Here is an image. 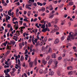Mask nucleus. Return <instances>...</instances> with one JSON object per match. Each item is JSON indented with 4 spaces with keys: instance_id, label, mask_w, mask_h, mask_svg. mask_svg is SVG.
<instances>
[{
    "instance_id": "obj_58",
    "label": "nucleus",
    "mask_w": 77,
    "mask_h": 77,
    "mask_svg": "<svg viewBox=\"0 0 77 77\" xmlns=\"http://www.w3.org/2000/svg\"><path fill=\"white\" fill-rule=\"evenodd\" d=\"M66 45H68L69 46H71V44L70 43H68Z\"/></svg>"
},
{
    "instance_id": "obj_30",
    "label": "nucleus",
    "mask_w": 77,
    "mask_h": 77,
    "mask_svg": "<svg viewBox=\"0 0 77 77\" xmlns=\"http://www.w3.org/2000/svg\"><path fill=\"white\" fill-rule=\"evenodd\" d=\"M6 72H10V69H7Z\"/></svg>"
},
{
    "instance_id": "obj_59",
    "label": "nucleus",
    "mask_w": 77,
    "mask_h": 77,
    "mask_svg": "<svg viewBox=\"0 0 77 77\" xmlns=\"http://www.w3.org/2000/svg\"><path fill=\"white\" fill-rule=\"evenodd\" d=\"M26 9H28V8H29V6L28 5H28H26Z\"/></svg>"
},
{
    "instance_id": "obj_54",
    "label": "nucleus",
    "mask_w": 77,
    "mask_h": 77,
    "mask_svg": "<svg viewBox=\"0 0 77 77\" xmlns=\"http://www.w3.org/2000/svg\"><path fill=\"white\" fill-rule=\"evenodd\" d=\"M48 72V70H45L44 71V73H45V74H46V73H47Z\"/></svg>"
},
{
    "instance_id": "obj_49",
    "label": "nucleus",
    "mask_w": 77,
    "mask_h": 77,
    "mask_svg": "<svg viewBox=\"0 0 77 77\" xmlns=\"http://www.w3.org/2000/svg\"><path fill=\"white\" fill-rule=\"evenodd\" d=\"M63 4H61V5H60V8H62V7H63Z\"/></svg>"
},
{
    "instance_id": "obj_25",
    "label": "nucleus",
    "mask_w": 77,
    "mask_h": 77,
    "mask_svg": "<svg viewBox=\"0 0 77 77\" xmlns=\"http://www.w3.org/2000/svg\"><path fill=\"white\" fill-rule=\"evenodd\" d=\"M43 70L42 69H40L39 71V72L40 73H41V74H42V73H43Z\"/></svg>"
},
{
    "instance_id": "obj_19",
    "label": "nucleus",
    "mask_w": 77,
    "mask_h": 77,
    "mask_svg": "<svg viewBox=\"0 0 77 77\" xmlns=\"http://www.w3.org/2000/svg\"><path fill=\"white\" fill-rule=\"evenodd\" d=\"M51 52H52V49L51 48H49L48 53H51Z\"/></svg>"
},
{
    "instance_id": "obj_40",
    "label": "nucleus",
    "mask_w": 77,
    "mask_h": 77,
    "mask_svg": "<svg viewBox=\"0 0 77 77\" xmlns=\"http://www.w3.org/2000/svg\"><path fill=\"white\" fill-rule=\"evenodd\" d=\"M9 67V66H6V65H5V66H4V68H8Z\"/></svg>"
},
{
    "instance_id": "obj_52",
    "label": "nucleus",
    "mask_w": 77,
    "mask_h": 77,
    "mask_svg": "<svg viewBox=\"0 0 77 77\" xmlns=\"http://www.w3.org/2000/svg\"><path fill=\"white\" fill-rule=\"evenodd\" d=\"M16 27H14V28L16 29H15L16 30H17L18 29V26H17Z\"/></svg>"
},
{
    "instance_id": "obj_10",
    "label": "nucleus",
    "mask_w": 77,
    "mask_h": 77,
    "mask_svg": "<svg viewBox=\"0 0 77 77\" xmlns=\"http://www.w3.org/2000/svg\"><path fill=\"white\" fill-rule=\"evenodd\" d=\"M31 11H28L27 15L28 17H30V15H31Z\"/></svg>"
},
{
    "instance_id": "obj_44",
    "label": "nucleus",
    "mask_w": 77,
    "mask_h": 77,
    "mask_svg": "<svg viewBox=\"0 0 77 77\" xmlns=\"http://www.w3.org/2000/svg\"><path fill=\"white\" fill-rule=\"evenodd\" d=\"M18 64L19 65V64H20V60L19 59H18Z\"/></svg>"
},
{
    "instance_id": "obj_37",
    "label": "nucleus",
    "mask_w": 77,
    "mask_h": 77,
    "mask_svg": "<svg viewBox=\"0 0 77 77\" xmlns=\"http://www.w3.org/2000/svg\"><path fill=\"white\" fill-rule=\"evenodd\" d=\"M39 42H37V43H36V44L35 45V47H37V46H38V44H39Z\"/></svg>"
},
{
    "instance_id": "obj_8",
    "label": "nucleus",
    "mask_w": 77,
    "mask_h": 77,
    "mask_svg": "<svg viewBox=\"0 0 77 77\" xmlns=\"http://www.w3.org/2000/svg\"><path fill=\"white\" fill-rule=\"evenodd\" d=\"M43 29L42 30V32H46L47 31V28H43Z\"/></svg>"
},
{
    "instance_id": "obj_57",
    "label": "nucleus",
    "mask_w": 77,
    "mask_h": 77,
    "mask_svg": "<svg viewBox=\"0 0 77 77\" xmlns=\"http://www.w3.org/2000/svg\"><path fill=\"white\" fill-rule=\"evenodd\" d=\"M9 75V74H8V72H6L5 73V75Z\"/></svg>"
},
{
    "instance_id": "obj_24",
    "label": "nucleus",
    "mask_w": 77,
    "mask_h": 77,
    "mask_svg": "<svg viewBox=\"0 0 77 77\" xmlns=\"http://www.w3.org/2000/svg\"><path fill=\"white\" fill-rule=\"evenodd\" d=\"M65 20H63L62 21V23H61V25H63L64 24H65Z\"/></svg>"
},
{
    "instance_id": "obj_39",
    "label": "nucleus",
    "mask_w": 77,
    "mask_h": 77,
    "mask_svg": "<svg viewBox=\"0 0 77 77\" xmlns=\"http://www.w3.org/2000/svg\"><path fill=\"white\" fill-rule=\"evenodd\" d=\"M12 63V62L11 61H9L8 64V65H10V66H11V64Z\"/></svg>"
},
{
    "instance_id": "obj_38",
    "label": "nucleus",
    "mask_w": 77,
    "mask_h": 77,
    "mask_svg": "<svg viewBox=\"0 0 77 77\" xmlns=\"http://www.w3.org/2000/svg\"><path fill=\"white\" fill-rule=\"evenodd\" d=\"M65 39V37L64 36H63L61 37V40L62 41H63V39Z\"/></svg>"
},
{
    "instance_id": "obj_20",
    "label": "nucleus",
    "mask_w": 77,
    "mask_h": 77,
    "mask_svg": "<svg viewBox=\"0 0 77 77\" xmlns=\"http://www.w3.org/2000/svg\"><path fill=\"white\" fill-rule=\"evenodd\" d=\"M41 9L42 10V12H44V11H45V8L44 7H42L41 8Z\"/></svg>"
},
{
    "instance_id": "obj_63",
    "label": "nucleus",
    "mask_w": 77,
    "mask_h": 77,
    "mask_svg": "<svg viewBox=\"0 0 77 77\" xmlns=\"http://www.w3.org/2000/svg\"><path fill=\"white\" fill-rule=\"evenodd\" d=\"M48 24L49 27H51V23H48Z\"/></svg>"
},
{
    "instance_id": "obj_26",
    "label": "nucleus",
    "mask_w": 77,
    "mask_h": 77,
    "mask_svg": "<svg viewBox=\"0 0 77 77\" xmlns=\"http://www.w3.org/2000/svg\"><path fill=\"white\" fill-rule=\"evenodd\" d=\"M9 53H10V51H7V52H6V55H8Z\"/></svg>"
},
{
    "instance_id": "obj_15",
    "label": "nucleus",
    "mask_w": 77,
    "mask_h": 77,
    "mask_svg": "<svg viewBox=\"0 0 77 77\" xmlns=\"http://www.w3.org/2000/svg\"><path fill=\"white\" fill-rule=\"evenodd\" d=\"M8 42H7V41H6L5 42L3 43L2 44H3V45H4V46H6V44H8Z\"/></svg>"
},
{
    "instance_id": "obj_43",
    "label": "nucleus",
    "mask_w": 77,
    "mask_h": 77,
    "mask_svg": "<svg viewBox=\"0 0 77 77\" xmlns=\"http://www.w3.org/2000/svg\"><path fill=\"white\" fill-rule=\"evenodd\" d=\"M37 41H38V39H37V38L35 39L34 41V42H35V43H37Z\"/></svg>"
},
{
    "instance_id": "obj_31",
    "label": "nucleus",
    "mask_w": 77,
    "mask_h": 77,
    "mask_svg": "<svg viewBox=\"0 0 77 77\" xmlns=\"http://www.w3.org/2000/svg\"><path fill=\"white\" fill-rule=\"evenodd\" d=\"M5 65H8V66H9V64H8V62L7 61L5 62Z\"/></svg>"
},
{
    "instance_id": "obj_61",
    "label": "nucleus",
    "mask_w": 77,
    "mask_h": 77,
    "mask_svg": "<svg viewBox=\"0 0 77 77\" xmlns=\"http://www.w3.org/2000/svg\"><path fill=\"white\" fill-rule=\"evenodd\" d=\"M38 70H39V68H37L36 70V72L37 73L38 72Z\"/></svg>"
},
{
    "instance_id": "obj_47",
    "label": "nucleus",
    "mask_w": 77,
    "mask_h": 77,
    "mask_svg": "<svg viewBox=\"0 0 77 77\" xmlns=\"http://www.w3.org/2000/svg\"><path fill=\"white\" fill-rule=\"evenodd\" d=\"M24 76L25 77H27V74L26 73H25L23 74Z\"/></svg>"
},
{
    "instance_id": "obj_29",
    "label": "nucleus",
    "mask_w": 77,
    "mask_h": 77,
    "mask_svg": "<svg viewBox=\"0 0 77 77\" xmlns=\"http://www.w3.org/2000/svg\"><path fill=\"white\" fill-rule=\"evenodd\" d=\"M8 14L9 16H12L11 13L9 11L8 12Z\"/></svg>"
},
{
    "instance_id": "obj_55",
    "label": "nucleus",
    "mask_w": 77,
    "mask_h": 77,
    "mask_svg": "<svg viewBox=\"0 0 77 77\" xmlns=\"http://www.w3.org/2000/svg\"><path fill=\"white\" fill-rule=\"evenodd\" d=\"M69 74L72 75V71L70 72H69Z\"/></svg>"
},
{
    "instance_id": "obj_12",
    "label": "nucleus",
    "mask_w": 77,
    "mask_h": 77,
    "mask_svg": "<svg viewBox=\"0 0 77 77\" xmlns=\"http://www.w3.org/2000/svg\"><path fill=\"white\" fill-rule=\"evenodd\" d=\"M67 69L68 70H69V69H70V70H72V67L71 66H69V67H67Z\"/></svg>"
},
{
    "instance_id": "obj_50",
    "label": "nucleus",
    "mask_w": 77,
    "mask_h": 77,
    "mask_svg": "<svg viewBox=\"0 0 77 77\" xmlns=\"http://www.w3.org/2000/svg\"><path fill=\"white\" fill-rule=\"evenodd\" d=\"M16 14L17 17H18L19 15V14H18V12H16Z\"/></svg>"
},
{
    "instance_id": "obj_64",
    "label": "nucleus",
    "mask_w": 77,
    "mask_h": 77,
    "mask_svg": "<svg viewBox=\"0 0 77 77\" xmlns=\"http://www.w3.org/2000/svg\"><path fill=\"white\" fill-rule=\"evenodd\" d=\"M38 15L37 14H35L34 16L35 17H37V16H38Z\"/></svg>"
},
{
    "instance_id": "obj_9",
    "label": "nucleus",
    "mask_w": 77,
    "mask_h": 77,
    "mask_svg": "<svg viewBox=\"0 0 77 77\" xmlns=\"http://www.w3.org/2000/svg\"><path fill=\"white\" fill-rule=\"evenodd\" d=\"M49 75H54V72L53 71H51L49 72Z\"/></svg>"
},
{
    "instance_id": "obj_1",
    "label": "nucleus",
    "mask_w": 77,
    "mask_h": 77,
    "mask_svg": "<svg viewBox=\"0 0 77 77\" xmlns=\"http://www.w3.org/2000/svg\"><path fill=\"white\" fill-rule=\"evenodd\" d=\"M71 33H72V32H70L69 33V35L68 36L67 38V41H69L71 40V39L74 40L75 39V36H77V33L75 32L73 36L71 34Z\"/></svg>"
},
{
    "instance_id": "obj_18",
    "label": "nucleus",
    "mask_w": 77,
    "mask_h": 77,
    "mask_svg": "<svg viewBox=\"0 0 77 77\" xmlns=\"http://www.w3.org/2000/svg\"><path fill=\"white\" fill-rule=\"evenodd\" d=\"M37 4L38 5V6H42L43 5V4H42V3H40L39 2H37Z\"/></svg>"
},
{
    "instance_id": "obj_6",
    "label": "nucleus",
    "mask_w": 77,
    "mask_h": 77,
    "mask_svg": "<svg viewBox=\"0 0 77 77\" xmlns=\"http://www.w3.org/2000/svg\"><path fill=\"white\" fill-rule=\"evenodd\" d=\"M59 42V40L58 38L56 39L54 42V44H58Z\"/></svg>"
},
{
    "instance_id": "obj_46",
    "label": "nucleus",
    "mask_w": 77,
    "mask_h": 77,
    "mask_svg": "<svg viewBox=\"0 0 77 77\" xmlns=\"http://www.w3.org/2000/svg\"><path fill=\"white\" fill-rule=\"evenodd\" d=\"M3 5L5 6H7V4L5 2L3 4Z\"/></svg>"
},
{
    "instance_id": "obj_23",
    "label": "nucleus",
    "mask_w": 77,
    "mask_h": 77,
    "mask_svg": "<svg viewBox=\"0 0 77 77\" xmlns=\"http://www.w3.org/2000/svg\"><path fill=\"white\" fill-rule=\"evenodd\" d=\"M45 27V25H42L41 27V28L42 29H44Z\"/></svg>"
},
{
    "instance_id": "obj_14",
    "label": "nucleus",
    "mask_w": 77,
    "mask_h": 77,
    "mask_svg": "<svg viewBox=\"0 0 77 77\" xmlns=\"http://www.w3.org/2000/svg\"><path fill=\"white\" fill-rule=\"evenodd\" d=\"M57 74L58 76H60V71L59 70H57Z\"/></svg>"
},
{
    "instance_id": "obj_51",
    "label": "nucleus",
    "mask_w": 77,
    "mask_h": 77,
    "mask_svg": "<svg viewBox=\"0 0 77 77\" xmlns=\"http://www.w3.org/2000/svg\"><path fill=\"white\" fill-rule=\"evenodd\" d=\"M23 13L24 15H26V14H27V11H25L23 12Z\"/></svg>"
},
{
    "instance_id": "obj_17",
    "label": "nucleus",
    "mask_w": 77,
    "mask_h": 77,
    "mask_svg": "<svg viewBox=\"0 0 77 77\" xmlns=\"http://www.w3.org/2000/svg\"><path fill=\"white\" fill-rule=\"evenodd\" d=\"M42 62L44 65H45L47 63V61H45L44 60H43L42 61Z\"/></svg>"
},
{
    "instance_id": "obj_35",
    "label": "nucleus",
    "mask_w": 77,
    "mask_h": 77,
    "mask_svg": "<svg viewBox=\"0 0 77 77\" xmlns=\"http://www.w3.org/2000/svg\"><path fill=\"white\" fill-rule=\"evenodd\" d=\"M23 57V55H22L21 56L20 59V61H21V62H23V60H22Z\"/></svg>"
},
{
    "instance_id": "obj_22",
    "label": "nucleus",
    "mask_w": 77,
    "mask_h": 77,
    "mask_svg": "<svg viewBox=\"0 0 77 77\" xmlns=\"http://www.w3.org/2000/svg\"><path fill=\"white\" fill-rule=\"evenodd\" d=\"M19 46L20 47V49H21V48H22V44H21V43H20L19 44Z\"/></svg>"
},
{
    "instance_id": "obj_62",
    "label": "nucleus",
    "mask_w": 77,
    "mask_h": 77,
    "mask_svg": "<svg viewBox=\"0 0 77 77\" xmlns=\"http://www.w3.org/2000/svg\"><path fill=\"white\" fill-rule=\"evenodd\" d=\"M12 70L14 71H16V69L15 68H13L12 69Z\"/></svg>"
},
{
    "instance_id": "obj_41",
    "label": "nucleus",
    "mask_w": 77,
    "mask_h": 77,
    "mask_svg": "<svg viewBox=\"0 0 77 77\" xmlns=\"http://www.w3.org/2000/svg\"><path fill=\"white\" fill-rule=\"evenodd\" d=\"M37 21V18H35V19L33 20V22H36Z\"/></svg>"
},
{
    "instance_id": "obj_3",
    "label": "nucleus",
    "mask_w": 77,
    "mask_h": 77,
    "mask_svg": "<svg viewBox=\"0 0 77 77\" xmlns=\"http://www.w3.org/2000/svg\"><path fill=\"white\" fill-rule=\"evenodd\" d=\"M54 62L55 63V66L54 67V68H57V64L58 63V61H56V60L54 59Z\"/></svg>"
},
{
    "instance_id": "obj_32",
    "label": "nucleus",
    "mask_w": 77,
    "mask_h": 77,
    "mask_svg": "<svg viewBox=\"0 0 77 77\" xmlns=\"http://www.w3.org/2000/svg\"><path fill=\"white\" fill-rule=\"evenodd\" d=\"M11 25L10 24H8L7 25V26H8V28H10V27H11Z\"/></svg>"
},
{
    "instance_id": "obj_4",
    "label": "nucleus",
    "mask_w": 77,
    "mask_h": 77,
    "mask_svg": "<svg viewBox=\"0 0 77 77\" xmlns=\"http://www.w3.org/2000/svg\"><path fill=\"white\" fill-rule=\"evenodd\" d=\"M53 59H50L49 60V61L48 62V65H51V63H53Z\"/></svg>"
},
{
    "instance_id": "obj_5",
    "label": "nucleus",
    "mask_w": 77,
    "mask_h": 77,
    "mask_svg": "<svg viewBox=\"0 0 77 77\" xmlns=\"http://www.w3.org/2000/svg\"><path fill=\"white\" fill-rule=\"evenodd\" d=\"M33 65V62H31L29 63V66L30 68H32Z\"/></svg>"
},
{
    "instance_id": "obj_16",
    "label": "nucleus",
    "mask_w": 77,
    "mask_h": 77,
    "mask_svg": "<svg viewBox=\"0 0 77 77\" xmlns=\"http://www.w3.org/2000/svg\"><path fill=\"white\" fill-rule=\"evenodd\" d=\"M42 62L44 65H45L47 63V61H45L44 60H43L42 61Z\"/></svg>"
},
{
    "instance_id": "obj_60",
    "label": "nucleus",
    "mask_w": 77,
    "mask_h": 77,
    "mask_svg": "<svg viewBox=\"0 0 77 77\" xmlns=\"http://www.w3.org/2000/svg\"><path fill=\"white\" fill-rule=\"evenodd\" d=\"M7 37H9V32H8L7 34Z\"/></svg>"
},
{
    "instance_id": "obj_2",
    "label": "nucleus",
    "mask_w": 77,
    "mask_h": 77,
    "mask_svg": "<svg viewBox=\"0 0 77 77\" xmlns=\"http://www.w3.org/2000/svg\"><path fill=\"white\" fill-rule=\"evenodd\" d=\"M58 22V19H56L54 21H52L51 22V23H52V24H54V23L55 24H57V23Z\"/></svg>"
},
{
    "instance_id": "obj_42",
    "label": "nucleus",
    "mask_w": 77,
    "mask_h": 77,
    "mask_svg": "<svg viewBox=\"0 0 77 77\" xmlns=\"http://www.w3.org/2000/svg\"><path fill=\"white\" fill-rule=\"evenodd\" d=\"M10 74L11 75V76L13 77V76H15V74L14 73H10Z\"/></svg>"
},
{
    "instance_id": "obj_36",
    "label": "nucleus",
    "mask_w": 77,
    "mask_h": 77,
    "mask_svg": "<svg viewBox=\"0 0 77 77\" xmlns=\"http://www.w3.org/2000/svg\"><path fill=\"white\" fill-rule=\"evenodd\" d=\"M11 43L12 44V45H15V42H11Z\"/></svg>"
},
{
    "instance_id": "obj_34",
    "label": "nucleus",
    "mask_w": 77,
    "mask_h": 77,
    "mask_svg": "<svg viewBox=\"0 0 77 77\" xmlns=\"http://www.w3.org/2000/svg\"><path fill=\"white\" fill-rule=\"evenodd\" d=\"M34 65L35 66H36V65H37V61H35Z\"/></svg>"
},
{
    "instance_id": "obj_28",
    "label": "nucleus",
    "mask_w": 77,
    "mask_h": 77,
    "mask_svg": "<svg viewBox=\"0 0 77 77\" xmlns=\"http://www.w3.org/2000/svg\"><path fill=\"white\" fill-rule=\"evenodd\" d=\"M28 53V50L27 49H26L25 50V52L24 53V54H27V53Z\"/></svg>"
},
{
    "instance_id": "obj_27",
    "label": "nucleus",
    "mask_w": 77,
    "mask_h": 77,
    "mask_svg": "<svg viewBox=\"0 0 77 77\" xmlns=\"http://www.w3.org/2000/svg\"><path fill=\"white\" fill-rule=\"evenodd\" d=\"M59 29V27H57L56 28H55L54 29L55 30H58Z\"/></svg>"
},
{
    "instance_id": "obj_21",
    "label": "nucleus",
    "mask_w": 77,
    "mask_h": 77,
    "mask_svg": "<svg viewBox=\"0 0 77 77\" xmlns=\"http://www.w3.org/2000/svg\"><path fill=\"white\" fill-rule=\"evenodd\" d=\"M67 58H64L63 59V62L64 63H66L67 62Z\"/></svg>"
},
{
    "instance_id": "obj_48",
    "label": "nucleus",
    "mask_w": 77,
    "mask_h": 77,
    "mask_svg": "<svg viewBox=\"0 0 77 77\" xmlns=\"http://www.w3.org/2000/svg\"><path fill=\"white\" fill-rule=\"evenodd\" d=\"M16 5H17V6H20V2H18L17 3H16Z\"/></svg>"
},
{
    "instance_id": "obj_13",
    "label": "nucleus",
    "mask_w": 77,
    "mask_h": 77,
    "mask_svg": "<svg viewBox=\"0 0 77 77\" xmlns=\"http://www.w3.org/2000/svg\"><path fill=\"white\" fill-rule=\"evenodd\" d=\"M74 3H73V2H72L71 1L69 2V6H72V5Z\"/></svg>"
},
{
    "instance_id": "obj_33",
    "label": "nucleus",
    "mask_w": 77,
    "mask_h": 77,
    "mask_svg": "<svg viewBox=\"0 0 77 77\" xmlns=\"http://www.w3.org/2000/svg\"><path fill=\"white\" fill-rule=\"evenodd\" d=\"M52 5H49L48 6L49 9H51V8H52Z\"/></svg>"
},
{
    "instance_id": "obj_53",
    "label": "nucleus",
    "mask_w": 77,
    "mask_h": 77,
    "mask_svg": "<svg viewBox=\"0 0 77 77\" xmlns=\"http://www.w3.org/2000/svg\"><path fill=\"white\" fill-rule=\"evenodd\" d=\"M62 59V58L61 57H59L58 58V60H61V59Z\"/></svg>"
},
{
    "instance_id": "obj_7",
    "label": "nucleus",
    "mask_w": 77,
    "mask_h": 77,
    "mask_svg": "<svg viewBox=\"0 0 77 77\" xmlns=\"http://www.w3.org/2000/svg\"><path fill=\"white\" fill-rule=\"evenodd\" d=\"M49 18H53L54 17V14L51 13L49 15Z\"/></svg>"
},
{
    "instance_id": "obj_45",
    "label": "nucleus",
    "mask_w": 77,
    "mask_h": 77,
    "mask_svg": "<svg viewBox=\"0 0 77 77\" xmlns=\"http://www.w3.org/2000/svg\"><path fill=\"white\" fill-rule=\"evenodd\" d=\"M16 58H15V59L16 60H17V59H18V57L17 56V55H16L15 56Z\"/></svg>"
},
{
    "instance_id": "obj_11",
    "label": "nucleus",
    "mask_w": 77,
    "mask_h": 77,
    "mask_svg": "<svg viewBox=\"0 0 77 77\" xmlns=\"http://www.w3.org/2000/svg\"><path fill=\"white\" fill-rule=\"evenodd\" d=\"M52 57L53 58H54V59L56 58V54L54 53L52 55Z\"/></svg>"
},
{
    "instance_id": "obj_56",
    "label": "nucleus",
    "mask_w": 77,
    "mask_h": 77,
    "mask_svg": "<svg viewBox=\"0 0 77 77\" xmlns=\"http://www.w3.org/2000/svg\"><path fill=\"white\" fill-rule=\"evenodd\" d=\"M33 5L35 7L37 6V5L36 4V3H33Z\"/></svg>"
}]
</instances>
